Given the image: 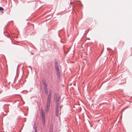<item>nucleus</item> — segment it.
<instances>
[{"label":"nucleus","instance_id":"obj_5","mask_svg":"<svg viewBox=\"0 0 132 132\" xmlns=\"http://www.w3.org/2000/svg\"><path fill=\"white\" fill-rule=\"evenodd\" d=\"M60 100V97L59 96H57L56 98V106H59V101Z\"/></svg>","mask_w":132,"mask_h":132},{"label":"nucleus","instance_id":"obj_7","mask_svg":"<svg viewBox=\"0 0 132 132\" xmlns=\"http://www.w3.org/2000/svg\"><path fill=\"white\" fill-rule=\"evenodd\" d=\"M51 96L50 95H48L47 102H51Z\"/></svg>","mask_w":132,"mask_h":132},{"label":"nucleus","instance_id":"obj_10","mask_svg":"<svg viewBox=\"0 0 132 132\" xmlns=\"http://www.w3.org/2000/svg\"><path fill=\"white\" fill-rule=\"evenodd\" d=\"M4 10V9L1 7H0V11H3Z\"/></svg>","mask_w":132,"mask_h":132},{"label":"nucleus","instance_id":"obj_12","mask_svg":"<svg viewBox=\"0 0 132 132\" xmlns=\"http://www.w3.org/2000/svg\"><path fill=\"white\" fill-rule=\"evenodd\" d=\"M50 132H53V129H50Z\"/></svg>","mask_w":132,"mask_h":132},{"label":"nucleus","instance_id":"obj_11","mask_svg":"<svg viewBox=\"0 0 132 132\" xmlns=\"http://www.w3.org/2000/svg\"><path fill=\"white\" fill-rule=\"evenodd\" d=\"M34 130H35V132H37V128L36 127H35L34 128Z\"/></svg>","mask_w":132,"mask_h":132},{"label":"nucleus","instance_id":"obj_8","mask_svg":"<svg viewBox=\"0 0 132 132\" xmlns=\"http://www.w3.org/2000/svg\"><path fill=\"white\" fill-rule=\"evenodd\" d=\"M42 122H43V124L44 126L45 125V119H42Z\"/></svg>","mask_w":132,"mask_h":132},{"label":"nucleus","instance_id":"obj_14","mask_svg":"<svg viewBox=\"0 0 132 132\" xmlns=\"http://www.w3.org/2000/svg\"><path fill=\"white\" fill-rule=\"evenodd\" d=\"M28 67H29V68H30L31 69V70H32V68L30 67V66H28Z\"/></svg>","mask_w":132,"mask_h":132},{"label":"nucleus","instance_id":"obj_1","mask_svg":"<svg viewBox=\"0 0 132 132\" xmlns=\"http://www.w3.org/2000/svg\"><path fill=\"white\" fill-rule=\"evenodd\" d=\"M55 69L56 70V75L57 77L59 78L60 76V73L59 72V69L58 62L57 61H55Z\"/></svg>","mask_w":132,"mask_h":132},{"label":"nucleus","instance_id":"obj_13","mask_svg":"<svg viewBox=\"0 0 132 132\" xmlns=\"http://www.w3.org/2000/svg\"><path fill=\"white\" fill-rule=\"evenodd\" d=\"M62 106H60V107H59V109H60V110H61V109H62Z\"/></svg>","mask_w":132,"mask_h":132},{"label":"nucleus","instance_id":"obj_9","mask_svg":"<svg viewBox=\"0 0 132 132\" xmlns=\"http://www.w3.org/2000/svg\"><path fill=\"white\" fill-rule=\"evenodd\" d=\"M49 94H48V95H50L51 96V94H52V91L51 90H49Z\"/></svg>","mask_w":132,"mask_h":132},{"label":"nucleus","instance_id":"obj_15","mask_svg":"<svg viewBox=\"0 0 132 132\" xmlns=\"http://www.w3.org/2000/svg\"><path fill=\"white\" fill-rule=\"evenodd\" d=\"M70 4H73V3L72 2H71L70 3Z\"/></svg>","mask_w":132,"mask_h":132},{"label":"nucleus","instance_id":"obj_16","mask_svg":"<svg viewBox=\"0 0 132 132\" xmlns=\"http://www.w3.org/2000/svg\"><path fill=\"white\" fill-rule=\"evenodd\" d=\"M61 114V113L60 112V115Z\"/></svg>","mask_w":132,"mask_h":132},{"label":"nucleus","instance_id":"obj_3","mask_svg":"<svg viewBox=\"0 0 132 132\" xmlns=\"http://www.w3.org/2000/svg\"><path fill=\"white\" fill-rule=\"evenodd\" d=\"M51 102H47L46 106V109L45 110L46 112L47 113L50 108Z\"/></svg>","mask_w":132,"mask_h":132},{"label":"nucleus","instance_id":"obj_6","mask_svg":"<svg viewBox=\"0 0 132 132\" xmlns=\"http://www.w3.org/2000/svg\"><path fill=\"white\" fill-rule=\"evenodd\" d=\"M41 112L40 114L42 116V119L45 118V113L44 112L43 109H41Z\"/></svg>","mask_w":132,"mask_h":132},{"label":"nucleus","instance_id":"obj_4","mask_svg":"<svg viewBox=\"0 0 132 132\" xmlns=\"http://www.w3.org/2000/svg\"><path fill=\"white\" fill-rule=\"evenodd\" d=\"M59 106H56L55 107V114L56 116L58 117L59 116Z\"/></svg>","mask_w":132,"mask_h":132},{"label":"nucleus","instance_id":"obj_2","mask_svg":"<svg viewBox=\"0 0 132 132\" xmlns=\"http://www.w3.org/2000/svg\"><path fill=\"white\" fill-rule=\"evenodd\" d=\"M43 83L44 86V88L45 92L46 94H47L48 93V90L47 88V85L46 83V81L45 80H43Z\"/></svg>","mask_w":132,"mask_h":132}]
</instances>
